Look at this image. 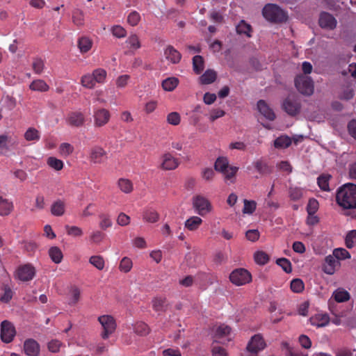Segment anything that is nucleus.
<instances>
[{
	"label": "nucleus",
	"mask_w": 356,
	"mask_h": 356,
	"mask_svg": "<svg viewBox=\"0 0 356 356\" xmlns=\"http://www.w3.org/2000/svg\"><path fill=\"white\" fill-rule=\"evenodd\" d=\"M336 201L344 209H356V185L348 183L339 188Z\"/></svg>",
	"instance_id": "obj_1"
},
{
	"label": "nucleus",
	"mask_w": 356,
	"mask_h": 356,
	"mask_svg": "<svg viewBox=\"0 0 356 356\" xmlns=\"http://www.w3.org/2000/svg\"><path fill=\"white\" fill-rule=\"evenodd\" d=\"M263 16L269 22L282 23L287 19L286 13L275 4L268 3L262 10Z\"/></svg>",
	"instance_id": "obj_2"
},
{
	"label": "nucleus",
	"mask_w": 356,
	"mask_h": 356,
	"mask_svg": "<svg viewBox=\"0 0 356 356\" xmlns=\"http://www.w3.org/2000/svg\"><path fill=\"white\" fill-rule=\"evenodd\" d=\"M295 86L297 90L305 95L309 96L314 92V82L312 79L307 76H297L295 79Z\"/></svg>",
	"instance_id": "obj_3"
},
{
	"label": "nucleus",
	"mask_w": 356,
	"mask_h": 356,
	"mask_svg": "<svg viewBox=\"0 0 356 356\" xmlns=\"http://www.w3.org/2000/svg\"><path fill=\"white\" fill-rule=\"evenodd\" d=\"M103 331L101 334L104 339H106L114 332L116 329V323L114 318L110 315H103L98 318Z\"/></svg>",
	"instance_id": "obj_4"
},
{
	"label": "nucleus",
	"mask_w": 356,
	"mask_h": 356,
	"mask_svg": "<svg viewBox=\"0 0 356 356\" xmlns=\"http://www.w3.org/2000/svg\"><path fill=\"white\" fill-rule=\"evenodd\" d=\"M193 205L196 212L202 216H204L212 210V206L209 200L200 195L193 197Z\"/></svg>",
	"instance_id": "obj_5"
},
{
	"label": "nucleus",
	"mask_w": 356,
	"mask_h": 356,
	"mask_svg": "<svg viewBox=\"0 0 356 356\" xmlns=\"http://www.w3.org/2000/svg\"><path fill=\"white\" fill-rule=\"evenodd\" d=\"M16 335V330L13 323L4 320L0 325V338L6 343L12 342Z\"/></svg>",
	"instance_id": "obj_6"
},
{
	"label": "nucleus",
	"mask_w": 356,
	"mask_h": 356,
	"mask_svg": "<svg viewBox=\"0 0 356 356\" xmlns=\"http://www.w3.org/2000/svg\"><path fill=\"white\" fill-rule=\"evenodd\" d=\"M229 279L233 284L241 286L250 282L252 275L248 270L244 268H238L232 272Z\"/></svg>",
	"instance_id": "obj_7"
},
{
	"label": "nucleus",
	"mask_w": 356,
	"mask_h": 356,
	"mask_svg": "<svg viewBox=\"0 0 356 356\" xmlns=\"http://www.w3.org/2000/svg\"><path fill=\"white\" fill-rule=\"evenodd\" d=\"M300 103L294 96H288L282 103V108L291 116H295L300 111Z\"/></svg>",
	"instance_id": "obj_8"
},
{
	"label": "nucleus",
	"mask_w": 356,
	"mask_h": 356,
	"mask_svg": "<svg viewBox=\"0 0 356 356\" xmlns=\"http://www.w3.org/2000/svg\"><path fill=\"white\" fill-rule=\"evenodd\" d=\"M266 347V343L261 334H255L252 338L247 346V350L250 353V356H257V353L264 350Z\"/></svg>",
	"instance_id": "obj_9"
},
{
	"label": "nucleus",
	"mask_w": 356,
	"mask_h": 356,
	"mask_svg": "<svg viewBox=\"0 0 356 356\" xmlns=\"http://www.w3.org/2000/svg\"><path fill=\"white\" fill-rule=\"evenodd\" d=\"M35 275V269L29 264L19 266L15 273L16 277L22 282H28L33 280Z\"/></svg>",
	"instance_id": "obj_10"
},
{
	"label": "nucleus",
	"mask_w": 356,
	"mask_h": 356,
	"mask_svg": "<svg viewBox=\"0 0 356 356\" xmlns=\"http://www.w3.org/2000/svg\"><path fill=\"white\" fill-rule=\"evenodd\" d=\"M162 162L160 168L163 170H173L179 165V159L172 156V154L167 152L163 154L161 157Z\"/></svg>",
	"instance_id": "obj_11"
},
{
	"label": "nucleus",
	"mask_w": 356,
	"mask_h": 356,
	"mask_svg": "<svg viewBox=\"0 0 356 356\" xmlns=\"http://www.w3.org/2000/svg\"><path fill=\"white\" fill-rule=\"evenodd\" d=\"M18 145L17 138L10 135L0 136V154H5Z\"/></svg>",
	"instance_id": "obj_12"
},
{
	"label": "nucleus",
	"mask_w": 356,
	"mask_h": 356,
	"mask_svg": "<svg viewBox=\"0 0 356 356\" xmlns=\"http://www.w3.org/2000/svg\"><path fill=\"white\" fill-rule=\"evenodd\" d=\"M94 124L101 127L106 124L111 118L110 112L105 108H99L94 111Z\"/></svg>",
	"instance_id": "obj_13"
},
{
	"label": "nucleus",
	"mask_w": 356,
	"mask_h": 356,
	"mask_svg": "<svg viewBox=\"0 0 356 356\" xmlns=\"http://www.w3.org/2000/svg\"><path fill=\"white\" fill-rule=\"evenodd\" d=\"M86 122L84 115L80 111H74L68 114L66 118L67 124L72 127H81Z\"/></svg>",
	"instance_id": "obj_14"
},
{
	"label": "nucleus",
	"mask_w": 356,
	"mask_h": 356,
	"mask_svg": "<svg viewBox=\"0 0 356 356\" xmlns=\"http://www.w3.org/2000/svg\"><path fill=\"white\" fill-rule=\"evenodd\" d=\"M319 25L321 28L332 30L337 26V20L330 14L327 13H322L318 20Z\"/></svg>",
	"instance_id": "obj_15"
},
{
	"label": "nucleus",
	"mask_w": 356,
	"mask_h": 356,
	"mask_svg": "<svg viewBox=\"0 0 356 356\" xmlns=\"http://www.w3.org/2000/svg\"><path fill=\"white\" fill-rule=\"evenodd\" d=\"M24 350L27 356H38L40 347L35 340L29 339L24 341Z\"/></svg>",
	"instance_id": "obj_16"
},
{
	"label": "nucleus",
	"mask_w": 356,
	"mask_h": 356,
	"mask_svg": "<svg viewBox=\"0 0 356 356\" xmlns=\"http://www.w3.org/2000/svg\"><path fill=\"white\" fill-rule=\"evenodd\" d=\"M339 265V261L332 254H330L325 258L323 264V270L327 275H333L335 272L336 267Z\"/></svg>",
	"instance_id": "obj_17"
},
{
	"label": "nucleus",
	"mask_w": 356,
	"mask_h": 356,
	"mask_svg": "<svg viewBox=\"0 0 356 356\" xmlns=\"http://www.w3.org/2000/svg\"><path fill=\"white\" fill-rule=\"evenodd\" d=\"M257 108L259 113L267 120L273 121L275 119V113L264 100H259L257 102Z\"/></svg>",
	"instance_id": "obj_18"
},
{
	"label": "nucleus",
	"mask_w": 356,
	"mask_h": 356,
	"mask_svg": "<svg viewBox=\"0 0 356 356\" xmlns=\"http://www.w3.org/2000/svg\"><path fill=\"white\" fill-rule=\"evenodd\" d=\"M106 154V152L102 147L95 146L90 150V160L94 163H101Z\"/></svg>",
	"instance_id": "obj_19"
},
{
	"label": "nucleus",
	"mask_w": 356,
	"mask_h": 356,
	"mask_svg": "<svg viewBox=\"0 0 356 356\" xmlns=\"http://www.w3.org/2000/svg\"><path fill=\"white\" fill-rule=\"evenodd\" d=\"M164 55L165 58L173 64L178 63L181 58V55L179 51H178L171 45H169L166 47L164 51Z\"/></svg>",
	"instance_id": "obj_20"
},
{
	"label": "nucleus",
	"mask_w": 356,
	"mask_h": 356,
	"mask_svg": "<svg viewBox=\"0 0 356 356\" xmlns=\"http://www.w3.org/2000/svg\"><path fill=\"white\" fill-rule=\"evenodd\" d=\"M309 321L312 325L324 327L328 325L330 317L327 314H316L310 318Z\"/></svg>",
	"instance_id": "obj_21"
},
{
	"label": "nucleus",
	"mask_w": 356,
	"mask_h": 356,
	"mask_svg": "<svg viewBox=\"0 0 356 356\" xmlns=\"http://www.w3.org/2000/svg\"><path fill=\"white\" fill-rule=\"evenodd\" d=\"M143 219L147 222L154 223L159 220V214L154 209L147 208L143 212Z\"/></svg>",
	"instance_id": "obj_22"
},
{
	"label": "nucleus",
	"mask_w": 356,
	"mask_h": 356,
	"mask_svg": "<svg viewBox=\"0 0 356 356\" xmlns=\"http://www.w3.org/2000/svg\"><path fill=\"white\" fill-rule=\"evenodd\" d=\"M13 208L11 201L0 195V216H8L13 211Z\"/></svg>",
	"instance_id": "obj_23"
},
{
	"label": "nucleus",
	"mask_w": 356,
	"mask_h": 356,
	"mask_svg": "<svg viewBox=\"0 0 356 356\" xmlns=\"http://www.w3.org/2000/svg\"><path fill=\"white\" fill-rule=\"evenodd\" d=\"M217 78V73L213 70H207L202 76H200V82L203 85H208L213 83Z\"/></svg>",
	"instance_id": "obj_24"
},
{
	"label": "nucleus",
	"mask_w": 356,
	"mask_h": 356,
	"mask_svg": "<svg viewBox=\"0 0 356 356\" xmlns=\"http://www.w3.org/2000/svg\"><path fill=\"white\" fill-rule=\"evenodd\" d=\"M65 211V203L63 200H57L51 207V213L54 216H61Z\"/></svg>",
	"instance_id": "obj_25"
},
{
	"label": "nucleus",
	"mask_w": 356,
	"mask_h": 356,
	"mask_svg": "<svg viewBox=\"0 0 356 356\" xmlns=\"http://www.w3.org/2000/svg\"><path fill=\"white\" fill-rule=\"evenodd\" d=\"M332 297L337 302H344L350 300V293L343 288H338L333 293Z\"/></svg>",
	"instance_id": "obj_26"
},
{
	"label": "nucleus",
	"mask_w": 356,
	"mask_h": 356,
	"mask_svg": "<svg viewBox=\"0 0 356 356\" xmlns=\"http://www.w3.org/2000/svg\"><path fill=\"white\" fill-rule=\"evenodd\" d=\"M118 186L124 193H130L134 190V184L130 179L120 178L118 180Z\"/></svg>",
	"instance_id": "obj_27"
},
{
	"label": "nucleus",
	"mask_w": 356,
	"mask_h": 356,
	"mask_svg": "<svg viewBox=\"0 0 356 356\" xmlns=\"http://www.w3.org/2000/svg\"><path fill=\"white\" fill-rule=\"evenodd\" d=\"M179 83V81L177 78L172 76L164 79L162 81L161 86L164 90L170 92L177 87Z\"/></svg>",
	"instance_id": "obj_28"
},
{
	"label": "nucleus",
	"mask_w": 356,
	"mask_h": 356,
	"mask_svg": "<svg viewBox=\"0 0 356 356\" xmlns=\"http://www.w3.org/2000/svg\"><path fill=\"white\" fill-rule=\"evenodd\" d=\"M202 223V220L198 216H192L185 222V227L190 231L197 230Z\"/></svg>",
	"instance_id": "obj_29"
},
{
	"label": "nucleus",
	"mask_w": 356,
	"mask_h": 356,
	"mask_svg": "<svg viewBox=\"0 0 356 356\" xmlns=\"http://www.w3.org/2000/svg\"><path fill=\"white\" fill-rule=\"evenodd\" d=\"M29 88L31 90L39 92H47L49 89V86L42 79H37L32 81Z\"/></svg>",
	"instance_id": "obj_30"
},
{
	"label": "nucleus",
	"mask_w": 356,
	"mask_h": 356,
	"mask_svg": "<svg viewBox=\"0 0 356 356\" xmlns=\"http://www.w3.org/2000/svg\"><path fill=\"white\" fill-rule=\"evenodd\" d=\"M332 176L328 174H322L317 178V184L319 188L324 191H330L329 181Z\"/></svg>",
	"instance_id": "obj_31"
},
{
	"label": "nucleus",
	"mask_w": 356,
	"mask_h": 356,
	"mask_svg": "<svg viewBox=\"0 0 356 356\" xmlns=\"http://www.w3.org/2000/svg\"><path fill=\"white\" fill-rule=\"evenodd\" d=\"M193 68L195 74H200L204 68V61L202 56L197 55L193 58Z\"/></svg>",
	"instance_id": "obj_32"
},
{
	"label": "nucleus",
	"mask_w": 356,
	"mask_h": 356,
	"mask_svg": "<svg viewBox=\"0 0 356 356\" xmlns=\"http://www.w3.org/2000/svg\"><path fill=\"white\" fill-rule=\"evenodd\" d=\"M257 171L261 175H268L272 172V168L261 160H258L254 163Z\"/></svg>",
	"instance_id": "obj_33"
},
{
	"label": "nucleus",
	"mask_w": 356,
	"mask_h": 356,
	"mask_svg": "<svg viewBox=\"0 0 356 356\" xmlns=\"http://www.w3.org/2000/svg\"><path fill=\"white\" fill-rule=\"evenodd\" d=\"M92 42L88 37H81L79 39L78 47L81 53L88 52L92 47Z\"/></svg>",
	"instance_id": "obj_34"
},
{
	"label": "nucleus",
	"mask_w": 356,
	"mask_h": 356,
	"mask_svg": "<svg viewBox=\"0 0 356 356\" xmlns=\"http://www.w3.org/2000/svg\"><path fill=\"white\" fill-rule=\"evenodd\" d=\"M49 255L55 264H60L63 257L60 249L56 246L49 249Z\"/></svg>",
	"instance_id": "obj_35"
},
{
	"label": "nucleus",
	"mask_w": 356,
	"mask_h": 356,
	"mask_svg": "<svg viewBox=\"0 0 356 356\" xmlns=\"http://www.w3.org/2000/svg\"><path fill=\"white\" fill-rule=\"evenodd\" d=\"M134 330L138 335L145 336L149 334L150 330L145 323L140 321L134 324Z\"/></svg>",
	"instance_id": "obj_36"
},
{
	"label": "nucleus",
	"mask_w": 356,
	"mask_h": 356,
	"mask_svg": "<svg viewBox=\"0 0 356 356\" xmlns=\"http://www.w3.org/2000/svg\"><path fill=\"white\" fill-rule=\"evenodd\" d=\"M24 138L27 141H38L40 138V134L35 128L29 127L24 133Z\"/></svg>",
	"instance_id": "obj_37"
},
{
	"label": "nucleus",
	"mask_w": 356,
	"mask_h": 356,
	"mask_svg": "<svg viewBox=\"0 0 356 356\" xmlns=\"http://www.w3.org/2000/svg\"><path fill=\"white\" fill-rule=\"evenodd\" d=\"M291 144V139L287 136H281L274 141V146L276 148H287Z\"/></svg>",
	"instance_id": "obj_38"
},
{
	"label": "nucleus",
	"mask_w": 356,
	"mask_h": 356,
	"mask_svg": "<svg viewBox=\"0 0 356 356\" xmlns=\"http://www.w3.org/2000/svg\"><path fill=\"white\" fill-rule=\"evenodd\" d=\"M2 290L3 293L0 296V301L3 303H8L13 298L14 292L7 284L3 286Z\"/></svg>",
	"instance_id": "obj_39"
},
{
	"label": "nucleus",
	"mask_w": 356,
	"mask_h": 356,
	"mask_svg": "<svg viewBox=\"0 0 356 356\" xmlns=\"http://www.w3.org/2000/svg\"><path fill=\"white\" fill-rule=\"evenodd\" d=\"M236 32L238 34H244L248 37H251L252 27L251 26L246 23L244 20H241L240 23L237 25Z\"/></svg>",
	"instance_id": "obj_40"
},
{
	"label": "nucleus",
	"mask_w": 356,
	"mask_h": 356,
	"mask_svg": "<svg viewBox=\"0 0 356 356\" xmlns=\"http://www.w3.org/2000/svg\"><path fill=\"white\" fill-rule=\"evenodd\" d=\"M229 162L225 157H219L215 162L214 168L216 171L224 172L229 168Z\"/></svg>",
	"instance_id": "obj_41"
},
{
	"label": "nucleus",
	"mask_w": 356,
	"mask_h": 356,
	"mask_svg": "<svg viewBox=\"0 0 356 356\" xmlns=\"http://www.w3.org/2000/svg\"><path fill=\"white\" fill-rule=\"evenodd\" d=\"M72 22L76 26H83L84 24L83 12L79 9H74L72 12Z\"/></svg>",
	"instance_id": "obj_42"
},
{
	"label": "nucleus",
	"mask_w": 356,
	"mask_h": 356,
	"mask_svg": "<svg viewBox=\"0 0 356 356\" xmlns=\"http://www.w3.org/2000/svg\"><path fill=\"white\" fill-rule=\"evenodd\" d=\"M95 83H103L106 78V71L103 68H97L92 72Z\"/></svg>",
	"instance_id": "obj_43"
},
{
	"label": "nucleus",
	"mask_w": 356,
	"mask_h": 356,
	"mask_svg": "<svg viewBox=\"0 0 356 356\" xmlns=\"http://www.w3.org/2000/svg\"><path fill=\"white\" fill-rule=\"evenodd\" d=\"M89 262L99 270H103L104 268V259L103 257L100 255H95L90 257V258L89 259Z\"/></svg>",
	"instance_id": "obj_44"
},
{
	"label": "nucleus",
	"mask_w": 356,
	"mask_h": 356,
	"mask_svg": "<svg viewBox=\"0 0 356 356\" xmlns=\"http://www.w3.org/2000/svg\"><path fill=\"white\" fill-rule=\"evenodd\" d=\"M231 332V328L228 325H219L215 332V341H217L218 339L221 337L227 336Z\"/></svg>",
	"instance_id": "obj_45"
},
{
	"label": "nucleus",
	"mask_w": 356,
	"mask_h": 356,
	"mask_svg": "<svg viewBox=\"0 0 356 356\" xmlns=\"http://www.w3.org/2000/svg\"><path fill=\"white\" fill-rule=\"evenodd\" d=\"M133 266V263L129 257H123L120 261L119 265V270L123 273H128L131 270Z\"/></svg>",
	"instance_id": "obj_46"
},
{
	"label": "nucleus",
	"mask_w": 356,
	"mask_h": 356,
	"mask_svg": "<svg viewBox=\"0 0 356 356\" xmlns=\"http://www.w3.org/2000/svg\"><path fill=\"white\" fill-rule=\"evenodd\" d=\"M244 206L243 213L246 214H252L257 207V202L254 200H244Z\"/></svg>",
	"instance_id": "obj_47"
},
{
	"label": "nucleus",
	"mask_w": 356,
	"mask_h": 356,
	"mask_svg": "<svg viewBox=\"0 0 356 356\" xmlns=\"http://www.w3.org/2000/svg\"><path fill=\"white\" fill-rule=\"evenodd\" d=\"M81 84L87 88H93L95 86V81L92 74H86L81 77Z\"/></svg>",
	"instance_id": "obj_48"
},
{
	"label": "nucleus",
	"mask_w": 356,
	"mask_h": 356,
	"mask_svg": "<svg viewBox=\"0 0 356 356\" xmlns=\"http://www.w3.org/2000/svg\"><path fill=\"white\" fill-rule=\"evenodd\" d=\"M254 258L255 262L259 265H264L269 261L268 255L263 251L257 252L254 254Z\"/></svg>",
	"instance_id": "obj_49"
},
{
	"label": "nucleus",
	"mask_w": 356,
	"mask_h": 356,
	"mask_svg": "<svg viewBox=\"0 0 356 356\" xmlns=\"http://www.w3.org/2000/svg\"><path fill=\"white\" fill-rule=\"evenodd\" d=\"M47 163L49 167L56 170H60L63 168V162L56 157H49Z\"/></svg>",
	"instance_id": "obj_50"
},
{
	"label": "nucleus",
	"mask_w": 356,
	"mask_h": 356,
	"mask_svg": "<svg viewBox=\"0 0 356 356\" xmlns=\"http://www.w3.org/2000/svg\"><path fill=\"white\" fill-rule=\"evenodd\" d=\"M276 264L280 266L284 272L289 273L292 271L291 263L286 258H280L277 259Z\"/></svg>",
	"instance_id": "obj_51"
},
{
	"label": "nucleus",
	"mask_w": 356,
	"mask_h": 356,
	"mask_svg": "<svg viewBox=\"0 0 356 356\" xmlns=\"http://www.w3.org/2000/svg\"><path fill=\"white\" fill-rule=\"evenodd\" d=\"M346 245L348 248H352L356 243V229L350 231L345 238Z\"/></svg>",
	"instance_id": "obj_52"
},
{
	"label": "nucleus",
	"mask_w": 356,
	"mask_h": 356,
	"mask_svg": "<svg viewBox=\"0 0 356 356\" xmlns=\"http://www.w3.org/2000/svg\"><path fill=\"white\" fill-rule=\"evenodd\" d=\"M319 208L318 202L314 199L311 198L309 200L308 204L307 205V214H315Z\"/></svg>",
	"instance_id": "obj_53"
},
{
	"label": "nucleus",
	"mask_w": 356,
	"mask_h": 356,
	"mask_svg": "<svg viewBox=\"0 0 356 356\" xmlns=\"http://www.w3.org/2000/svg\"><path fill=\"white\" fill-rule=\"evenodd\" d=\"M153 309L156 312H163L165 307V299L162 298H156L152 301Z\"/></svg>",
	"instance_id": "obj_54"
},
{
	"label": "nucleus",
	"mask_w": 356,
	"mask_h": 356,
	"mask_svg": "<svg viewBox=\"0 0 356 356\" xmlns=\"http://www.w3.org/2000/svg\"><path fill=\"white\" fill-rule=\"evenodd\" d=\"M44 67V60L39 58L33 59L32 67L35 74H40L43 72Z\"/></svg>",
	"instance_id": "obj_55"
},
{
	"label": "nucleus",
	"mask_w": 356,
	"mask_h": 356,
	"mask_svg": "<svg viewBox=\"0 0 356 356\" xmlns=\"http://www.w3.org/2000/svg\"><path fill=\"white\" fill-rule=\"evenodd\" d=\"M59 151L62 156H67L74 152V147L68 143H63L60 145Z\"/></svg>",
	"instance_id": "obj_56"
},
{
	"label": "nucleus",
	"mask_w": 356,
	"mask_h": 356,
	"mask_svg": "<svg viewBox=\"0 0 356 356\" xmlns=\"http://www.w3.org/2000/svg\"><path fill=\"white\" fill-rule=\"evenodd\" d=\"M63 346V343L57 339H52L47 344L48 350L53 353H58L60 348Z\"/></svg>",
	"instance_id": "obj_57"
},
{
	"label": "nucleus",
	"mask_w": 356,
	"mask_h": 356,
	"mask_svg": "<svg viewBox=\"0 0 356 356\" xmlns=\"http://www.w3.org/2000/svg\"><path fill=\"white\" fill-rule=\"evenodd\" d=\"M333 255L337 260L350 258V254L344 248L334 249L333 251Z\"/></svg>",
	"instance_id": "obj_58"
},
{
	"label": "nucleus",
	"mask_w": 356,
	"mask_h": 356,
	"mask_svg": "<svg viewBox=\"0 0 356 356\" xmlns=\"http://www.w3.org/2000/svg\"><path fill=\"white\" fill-rule=\"evenodd\" d=\"M100 218L99 227L102 229H106L112 226V221L110 216L107 214L102 213L99 216Z\"/></svg>",
	"instance_id": "obj_59"
},
{
	"label": "nucleus",
	"mask_w": 356,
	"mask_h": 356,
	"mask_svg": "<svg viewBox=\"0 0 356 356\" xmlns=\"http://www.w3.org/2000/svg\"><path fill=\"white\" fill-rule=\"evenodd\" d=\"M304 286V283L300 279H293L291 282V289L295 293L302 292Z\"/></svg>",
	"instance_id": "obj_60"
},
{
	"label": "nucleus",
	"mask_w": 356,
	"mask_h": 356,
	"mask_svg": "<svg viewBox=\"0 0 356 356\" xmlns=\"http://www.w3.org/2000/svg\"><path fill=\"white\" fill-rule=\"evenodd\" d=\"M66 232L68 235L72 236H81L83 235L82 229L77 226L65 225Z\"/></svg>",
	"instance_id": "obj_61"
},
{
	"label": "nucleus",
	"mask_w": 356,
	"mask_h": 356,
	"mask_svg": "<svg viewBox=\"0 0 356 356\" xmlns=\"http://www.w3.org/2000/svg\"><path fill=\"white\" fill-rule=\"evenodd\" d=\"M140 20V15L137 11H132L127 17V22L132 26H136Z\"/></svg>",
	"instance_id": "obj_62"
},
{
	"label": "nucleus",
	"mask_w": 356,
	"mask_h": 356,
	"mask_svg": "<svg viewBox=\"0 0 356 356\" xmlns=\"http://www.w3.org/2000/svg\"><path fill=\"white\" fill-rule=\"evenodd\" d=\"M113 35L118 38H124L127 35L126 30L120 25H115L111 28Z\"/></svg>",
	"instance_id": "obj_63"
},
{
	"label": "nucleus",
	"mask_w": 356,
	"mask_h": 356,
	"mask_svg": "<svg viewBox=\"0 0 356 356\" xmlns=\"http://www.w3.org/2000/svg\"><path fill=\"white\" fill-rule=\"evenodd\" d=\"M134 49H138L140 47V42L138 37L136 34L131 35L126 41Z\"/></svg>",
	"instance_id": "obj_64"
}]
</instances>
